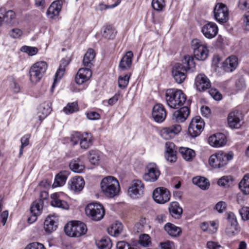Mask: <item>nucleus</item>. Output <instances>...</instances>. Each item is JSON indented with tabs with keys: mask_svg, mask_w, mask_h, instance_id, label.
I'll list each match as a JSON object with an SVG mask.
<instances>
[{
	"mask_svg": "<svg viewBox=\"0 0 249 249\" xmlns=\"http://www.w3.org/2000/svg\"><path fill=\"white\" fill-rule=\"evenodd\" d=\"M101 153L99 151L91 150L89 151V160L93 165H98L101 158Z\"/></svg>",
	"mask_w": 249,
	"mask_h": 249,
	"instance_id": "nucleus-42",
	"label": "nucleus"
},
{
	"mask_svg": "<svg viewBox=\"0 0 249 249\" xmlns=\"http://www.w3.org/2000/svg\"><path fill=\"white\" fill-rule=\"evenodd\" d=\"M165 99L169 107L178 108L185 103L186 97L181 90L169 89L166 91Z\"/></svg>",
	"mask_w": 249,
	"mask_h": 249,
	"instance_id": "nucleus-3",
	"label": "nucleus"
},
{
	"mask_svg": "<svg viewBox=\"0 0 249 249\" xmlns=\"http://www.w3.org/2000/svg\"><path fill=\"white\" fill-rule=\"evenodd\" d=\"M123 230V225L121 222H116L113 223L108 229V233L111 236H117Z\"/></svg>",
	"mask_w": 249,
	"mask_h": 249,
	"instance_id": "nucleus-37",
	"label": "nucleus"
},
{
	"mask_svg": "<svg viewBox=\"0 0 249 249\" xmlns=\"http://www.w3.org/2000/svg\"><path fill=\"white\" fill-rule=\"evenodd\" d=\"M95 56V53L92 49H89L85 54L83 60V66L89 69L93 66V61Z\"/></svg>",
	"mask_w": 249,
	"mask_h": 249,
	"instance_id": "nucleus-30",
	"label": "nucleus"
},
{
	"mask_svg": "<svg viewBox=\"0 0 249 249\" xmlns=\"http://www.w3.org/2000/svg\"><path fill=\"white\" fill-rule=\"evenodd\" d=\"M171 215L175 218H179L182 213V209L177 202H172L169 207Z\"/></svg>",
	"mask_w": 249,
	"mask_h": 249,
	"instance_id": "nucleus-33",
	"label": "nucleus"
},
{
	"mask_svg": "<svg viewBox=\"0 0 249 249\" xmlns=\"http://www.w3.org/2000/svg\"><path fill=\"white\" fill-rule=\"evenodd\" d=\"M195 67L194 58L190 55H185L182 63L175 65L172 69V75L178 84L182 83L186 77V72Z\"/></svg>",
	"mask_w": 249,
	"mask_h": 249,
	"instance_id": "nucleus-1",
	"label": "nucleus"
},
{
	"mask_svg": "<svg viewBox=\"0 0 249 249\" xmlns=\"http://www.w3.org/2000/svg\"><path fill=\"white\" fill-rule=\"evenodd\" d=\"M152 116L154 120L158 123H160L165 120L166 112L162 104H157L153 107Z\"/></svg>",
	"mask_w": 249,
	"mask_h": 249,
	"instance_id": "nucleus-17",
	"label": "nucleus"
},
{
	"mask_svg": "<svg viewBox=\"0 0 249 249\" xmlns=\"http://www.w3.org/2000/svg\"><path fill=\"white\" fill-rule=\"evenodd\" d=\"M55 219V217L53 215H49L46 218L44 223V229L47 233H51L56 230L57 225Z\"/></svg>",
	"mask_w": 249,
	"mask_h": 249,
	"instance_id": "nucleus-29",
	"label": "nucleus"
},
{
	"mask_svg": "<svg viewBox=\"0 0 249 249\" xmlns=\"http://www.w3.org/2000/svg\"><path fill=\"white\" fill-rule=\"evenodd\" d=\"M239 7L242 10L249 8V0H239Z\"/></svg>",
	"mask_w": 249,
	"mask_h": 249,
	"instance_id": "nucleus-64",
	"label": "nucleus"
},
{
	"mask_svg": "<svg viewBox=\"0 0 249 249\" xmlns=\"http://www.w3.org/2000/svg\"><path fill=\"white\" fill-rule=\"evenodd\" d=\"M227 220L231 225L230 228L226 229V232L228 235H232L235 230L236 226L237 225V221L234 214L230 212L227 213Z\"/></svg>",
	"mask_w": 249,
	"mask_h": 249,
	"instance_id": "nucleus-31",
	"label": "nucleus"
},
{
	"mask_svg": "<svg viewBox=\"0 0 249 249\" xmlns=\"http://www.w3.org/2000/svg\"><path fill=\"white\" fill-rule=\"evenodd\" d=\"M217 25L213 22H208L201 28V32L204 36L208 39L214 38L218 33Z\"/></svg>",
	"mask_w": 249,
	"mask_h": 249,
	"instance_id": "nucleus-15",
	"label": "nucleus"
},
{
	"mask_svg": "<svg viewBox=\"0 0 249 249\" xmlns=\"http://www.w3.org/2000/svg\"><path fill=\"white\" fill-rule=\"evenodd\" d=\"M211 96L215 100H220L222 99V95L220 93L215 89H212L209 91Z\"/></svg>",
	"mask_w": 249,
	"mask_h": 249,
	"instance_id": "nucleus-59",
	"label": "nucleus"
},
{
	"mask_svg": "<svg viewBox=\"0 0 249 249\" xmlns=\"http://www.w3.org/2000/svg\"><path fill=\"white\" fill-rule=\"evenodd\" d=\"M133 57V53L132 51L126 52L120 62L119 68L123 71L130 69L132 65Z\"/></svg>",
	"mask_w": 249,
	"mask_h": 249,
	"instance_id": "nucleus-28",
	"label": "nucleus"
},
{
	"mask_svg": "<svg viewBox=\"0 0 249 249\" xmlns=\"http://www.w3.org/2000/svg\"><path fill=\"white\" fill-rule=\"evenodd\" d=\"M213 14L215 19L220 23H225L229 18L227 6L222 3H217L214 6Z\"/></svg>",
	"mask_w": 249,
	"mask_h": 249,
	"instance_id": "nucleus-10",
	"label": "nucleus"
},
{
	"mask_svg": "<svg viewBox=\"0 0 249 249\" xmlns=\"http://www.w3.org/2000/svg\"><path fill=\"white\" fill-rule=\"evenodd\" d=\"M62 2L57 0L52 3L47 11V17L51 19H56L58 18L61 10Z\"/></svg>",
	"mask_w": 249,
	"mask_h": 249,
	"instance_id": "nucleus-21",
	"label": "nucleus"
},
{
	"mask_svg": "<svg viewBox=\"0 0 249 249\" xmlns=\"http://www.w3.org/2000/svg\"><path fill=\"white\" fill-rule=\"evenodd\" d=\"M204 126L203 119L200 116H196L192 119L190 123L188 128V134L192 138L196 137L202 132Z\"/></svg>",
	"mask_w": 249,
	"mask_h": 249,
	"instance_id": "nucleus-9",
	"label": "nucleus"
},
{
	"mask_svg": "<svg viewBox=\"0 0 249 249\" xmlns=\"http://www.w3.org/2000/svg\"><path fill=\"white\" fill-rule=\"evenodd\" d=\"M139 244L143 247H148L151 244V240L150 236L147 234H142L139 236Z\"/></svg>",
	"mask_w": 249,
	"mask_h": 249,
	"instance_id": "nucleus-47",
	"label": "nucleus"
},
{
	"mask_svg": "<svg viewBox=\"0 0 249 249\" xmlns=\"http://www.w3.org/2000/svg\"><path fill=\"white\" fill-rule=\"evenodd\" d=\"M86 215L92 220L98 221L101 220L105 215L103 206L98 203H91L85 208Z\"/></svg>",
	"mask_w": 249,
	"mask_h": 249,
	"instance_id": "nucleus-7",
	"label": "nucleus"
},
{
	"mask_svg": "<svg viewBox=\"0 0 249 249\" xmlns=\"http://www.w3.org/2000/svg\"><path fill=\"white\" fill-rule=\"evenodd\" d=\"M181 130V126L179 124L173 125L169 127L163 128L160 131L161 136L164 139H171L179 133Z\"/></svg>",
	"mask_w": 249,
	"mask_h": 249,
	"instance_id": "nucleus-20",
	"label": "nucleus"
},
{
	"mask_svg": "<svg viewBox=\"0 0 249 249\" xmlns=\"http://www.w3.org/2000/svg\"><path fill=\"white\" fill-rule=\"evenodd\" d=\"M78 105L75 102L68 104L63 108V111L67 114L72 113L78 111Z\"/></svg>",
	"mask_w": 249,
	"mask_h": 249,
	"instance_id": "nucleus-48",
	"label": "nucleus"
},
{
	"mask_svg": "<svg viewBox=\"0 0 249 249\" xmlns=\"http://www.w3.org/2000/svg\"><path fill=\"white\" fill-rule=\"evenodd\" d=\"M193 182L194 184L198 186L203 190L208 188L210 184L208 179L204 177H196L193 178Z\"/></svg>",
	"mask_w": 249,
	"mask_h": 249,
	"instance_id": "nucleus-40",
	"label": "nucleus"
},
{
	"mask_svg": "<svg viewBox=\"0 0 249 249\" xmlns=\"http://www.w3.org/2000/svg\"><path fill=\"white\" fill-rule=\"evenodd\" d=\"M239 213L243 219H249V207H243L239 210Z\"/></svg>",
	"mask_w": 249,
	"mask_h": 249,
	"instance_id": "nucleus-58",
	"label": "nucleus"
},
{
	"mask_svg": "<svg viewBox=\"0 0 249 249\" xmlns=\"http://www.w3.org/2000/svg\"><path fill=\"white\" fill-rule=\"evenodd\" d=\"M144 184L140 180H135L132 181L128 190L129 196L133 199L141 197L144 191Z\"/></svg>",
	"mask_w": 249,
	"mask_h": 249,
	"instance_id": "nucleus-12",
	"label": "nucleus"
},
{
	"mask_svg": "<svg viewBox=\"0 0 249 249\" xmlns=\"http://www.w3.org/2000/svg\"><path fill=\"white\" fill-rule=\"evenodd\" d=\"M239 188L243 194L249 195V174L245 175L239 183Z\"/></svg>",
	"mask_w": 249,
	"mask_h": 249,
	"instance_id": "nucleus-39",
	"label": "nucleus"
},
{
	"mask_svg": "<svg viewBox=\"0 0 249 249\" xmlns=\"http://www.w3.org/2000/svg\"><path fill=\"white\" fill-rule=\"evenodd\" d=\"M30 138V135L29 134H26L23 136L20 140L21 142V146L20 147L19 156L20 157L23 152V148L25 146H27L29 144V140Z\"/></svg>",
	"mask_w": 249,
	"mask_h": 249,
	"instance_id": "nucleus-50",
	"label": "nucleus"
},
{
	"mask_svg": "<svg viewBox=\"0 0 249 249\" xmlns=\"http://www.w3.org/2000/svg\"><path fill=\"white\" fill-rule=\"evenodd\" d=\"M90 69L88 68H81L78 71L75 76V82L77 84L81 85L87 81L91 76Z\"/></svg>",
	"mask_w": 249,
	"mask_h": 249,
	"instance_id": "nucleus-22",
	"label": "nucleus"
},
{
	"mask_svg": "<svg viewBox=\"0 0 249 249\" xmlns=\"http://www.w3.org/2000/svg\"><path fill=\"white\" fill-rule=\"evenodd\" d=\"M47 67V64L45 61H39L35 63L30 70L31 81L34 83L38 82L44 75Z\"/></svg>",
	"mask_w": 249,
	"mask_h": 249,
	"instance_id": "nucleus-8",
	"label": "nucleus"
},
{
	"mask_svg": "<svg viewBox=\"0 0 249 249\" xmlns=\"http://www.w3.org/2000/svg\"><path fill=\"white\" fill-rule=\"evenodd\" d=\"M241 113L238 110L231 112L227 118L228 124L231 128H238L241 126Z\"/></svg>",
	"mask_w": 249,
	"mask_h": 249,
	"instance_id": "nucleus-18",
	"label": "nucleus"
},
{
	"mask_svg": "<svg viewBox=\"0 0 249 249\" xmlns=\"http://www.w3.org/2000/svg\"><path fill=\"white\" fill-rule=\"evenodd\" d=\"M160 175L158 166L155 163H149L146 167V172L143 175V179L147 182L156 181Z\"/></svg>",
	"mask_w": 249,
	"mask_h": 249,
	"instance_id": "nucleus-11",
	"label": "nucleus"
},
{
	"mask_svg": "<svg viewBox=\"0 0 249 249\" xmlns=\"http://www.w3.org/2000/svg\"><path fill=\"white\" fill-rule=\"evenodd\" d=\"M164 229L167 233L173 237H177L180 235L182 231L179 227L171 223H166Z\"/></svg>",
	"mask_w": 249,
	"mask_h": 249,
	"instance_id": "nucleus-34",
	"label": "nucleus"
},
{
	"mask_svg": "<svg viewBox=\"0 0 249 249\" xmlns=\"http://www.w3.org/2000/svg\"><path fill=\"white\" fill-rule=\"evenodd\" d=\"M66 234L71 237H80L85 234L87 231L86 225L81 222H71L65 226Z\"/></svg>",
	"mask_w": 249,
	"mask_h": 249,
	"instance_id": "nucleus-5",
	"label": "nucleus"
},
{
	"mask_svg": "<svg viewBox=\"0 0 249 249\" xmlns=\"http://www.w3.org/2000/svg\"><path fill=\"white\" fill-rule=\"evenodd\" d=\"M20 51L27 53L29 55L32 56L35 55L37 53L38 49L34 47L24 46L20 48Z\"/></svg>",
	"mask_w": 249,
	"mask_h": 249,
	"instance_id": "nucleus-53",
	"label": "nucleus"
},
{
	"mask_svg": "<svg viewBox=\"0 0 249 249\" xmlns=\"http://www.w3.org/2000/svg\"><path fill=\"white\" fill-rule=\"evenodd\" d=\"M195 85L197 89L200 91H205L211 86L210 80L203 73H200L196 76Z\"/></svg>",
	"mask_w": 249,
	"mask_h": 249,
	"instance_id": "nucleus-16",
	"label": "nucleus"
},
{
	"mask_svg": "<svg viewBox=\"0 0 249 249\" xmlns=\"http://www.w3.org/2000/svg\"><path fill=\"white\" fill-rule=\"evenodd\" d=\"M97 246L99 249H110L112 243L108 237H104L97 243Z\"/></svg>",
	"mask_w": 249,
	"mask_h": 249,
	"instance_id": "nucleus-46",
	"label": "nucleus"
},
{
	"mask_svg": "<svg viewBox=\"0 0 249 249\" xmlns=\"http://www.w3.org/2000/svg\"><path fill=\"white\" fill-rule=\"evenodd\" d=\"M60 193H53L51 195V198L52 200L51 204L52 206L61 208L64 210H68L69 208L68 203L63 200L60 198Z\"/></svg>",
	"mask_w": 249,
	"mask_h": 249,
	"instance_id": "nucleus-25",
	"label": "nucleus"
},
{
	"mask_svg": "<svg viewBox=\"0 0 249 249\" xmlns=\"http://www.w3.org/2000/svg\"><path fill=\"white\" fill-rule=\"evenodd\" d=\"M70 167L75 173H81L85 169V166L80 162V160H72L70 163Z\"/></svg>",
	"mask_w": 249,
	"mask_h": 249,
	"instance_id": "nucleus-41",
	"label": "nucleus"
},
{
	"mask_svg": "<svg viewBox=\"0 0 249 249\" xmlns=\"http://www.w3.org/2000/svg\"><path fill=\"white\" fill-rule=\"evenodd\" d=\"M115 30L111 25H107L104 27L102 36L105 38L108 39H113L116 35Z\"/></svg>",
	"mask_w": 249,
	"mask_h": 249,
	"instance_id": "nucleus-44",
	"label": "nucleus"
},
{
	"mask_svg": "<svg viewBox=\"0 0 249 249\" xmlns=\"http://www.w3.org/2000/svg\"><path fill=\"white\" fill-rule=\"evenodd\" d=\"M85 186V181L82 177L77 176L71 178L68 181V188L74 193L81 192Z\"/></svg>",
	"mask_w": 249,
	"mask_h": 249,
	"instance_id": "nucleus-14",
	"label": "nucleus"
},
{
	"mask_svg": "<svg viewBox=\"0 0 249 249\" xmlns=\"http://www.w3.org/2000/svg\"><path fill=\"white\" fill-rule=\"evenodd\" d=\"M25 249H45L44 245L38 242H33L28 245Z\"/></svg>",
	"mask_w": 249,
	"mask_h": 249,
	"instance_id": "nucleus-55",
	"label": "nucleus"
},
{
	"mask_svg": "<svg viewBox=\"0 0 249 249\" xmlns=\"http://www.w3.org/2000/svg\"><path fill=\"white\" fill-rule=\"evenodd\" d=\"M22 31L18 28H13L9 32L10 36L14 38H18L22 36Z\"/></svg>",
	"mask_w": 249,
	"mask_h": 249,
	"instance_id": "nucleus-54",
	"label": "nucleus"
},
{
	"mask_svg": "<svg viewBox=\"0 0 249 249\" xmlns=\"http://www.w3.org/2000/svg\"><path fill=\"white\" fill-rule=\"evenodd\" d=\"M169 191L164 187H159L153 191V197L155 202L159 204H164L170 198Z\"/></svg>",
	"mask_w": 249,
	"mask_h": 249,
	"instance_id": "nucleus-13",
	"label": "nucleus"
},
{
	"mask_svg": "<svg viewBox=\"0 0 249 249\" xmlns=\"http://www.w3.org/2000/svg\"><path fill=\"white\" fill-rule=\"evenodd\" d=\"M165 5L164 0H152V6L156 11H161Z\"/></svg>",
	"mask_w": 249,
	"mask_h": 249,
	"instance_id": "nucleus-51",
	"label": "nucleus"
},
{
	"mask_svg": "<svg viewBox=\"0 0 249 249\" xmlns=\"http://www.w3.org/2000/svg\"><path fill=\"white\" fill-rule=\"evenodd\" d=\"M130 75L126 74L124 76H119L118 78V85L121 89L125 88L128 85Z\"/></svg>",
	"mask_w": 249,
	"mask_h": 249,
	"instance_id": "nucleus-52",
	"label": "nucleus"
},
{
	"mask_svg": "<svg viewBox=\"0 0 249 249\" xmlns=\"http://www.w3.org/2000/svg\"><path fill=\"white\" fill-rule=\"evenodd\" d=\"M86 114L87 118L90 120H96L100 118L99 114L93 111H88L86 112Z\"/></svg>",
	"mask_w": 249,
	"mask_h": 249,
	"instance_id": "nucleus-57",
	"label": "nucleus"
},
{
	"mask_svg": "<svg viewBox=\"0 0 249 249\" xmlns=\"http://www.w3.org/2000/svg\"><path fill=\"white\" fill-rule=\"evenodd\" d=\"M100 187L103 194L108 198H113L117 196L120 191L118 180L112 176H107L103 178L100 182Z\"/></svg>",
	"mask_w": 249,
	"mask_h": 249,
	"instance_id": "nucleus-2",
	"label": "nucleus"
},
{
	"mask_svg": "<svg viewBox=\"0 0 249 249\" xmlns=\"http://www.w3.org/2000/svg\"><path fill=\"white\" fill-rule=\"evenodd\" d=\"M43 206V202L39 199L34 201L30 208L31 213L40 215L41 213Z\"/></svg>",
	"mask_w": 249,
	"mask_h": 249,
	"instance_id": "nucleus-43",
	"label": "nucleus"
},
{
	"mask_svg": "<svg viewBox=\"0 0 249 249\" xmlns=\"http://www.w3.org/2000/svg\"><path fill=\"white\" fill-rule=\"evenodd\" d=\"M10 87L15 93H18L20 90V87L19 84L17 83L15 79H13L10 84Z\"/></svg>",
	"mask_w": 249,
	"mask_h": 249,
	"instance_id": "nucleus-62",
	"label": "nucleus"
},
{
	"mask_svg": "<svg viewBox=\"0 0 249 249\" xmlns=\"http://www.w3.org/2000/svg\"><path fill=\"white\" fill-rule=\"evenodd\" d=\"M179 152L182 158L186 161H191L195 158L196 153L194 150L187 147H180Z\"/></svg>",
	"mask_w": 249,
	"mask_h": 249,
	"instance_id": "nucleus-36",
	"label": "nucleus"
},
{
	"mask_svg": "<svg viewBox=\"0 0 249 249\" xmlns=\"http://www.w3.org/2000/svg\"><path fill=\"white\" fill-rule=\"evenodd\" d=\"M81 135L79 132H75L71 135V139L73 145L77 144L80 141Z\"/></svg>",
	"mask_w": 249,
	"mask_h": 249,
	"instance_id": "nucleus-61",
	"label": "nucleus"
},
{
	"mask_svg": "<svg viewBox=\"0 0 249 249\" xmlns=\"http://www.w3.org/2000/svg\"><path fill=\"white\" fill-rule=\"evenodd\" d=\"M176 153L175 144L171 142H167L165 144V152L166 160L170 162H175L177 159Z\"/></svg>",
	"mask_w": 249,
	"mask_h": 249,
	"instance_id": "nucleus-24",
	"label": "nucleus"
},
{
	"mask_svg": "<svg viewBox=\"0 0 249 249\" xmlns=\"http://www.w3.org/2000/svg\"><path fill=\"white\" fill-rule=\"evenodd\" d=\"M227 204L224 201H219L215 206L214 209L219 213L224 212L226 209Z\"/></svg>",
	"mask_w": 249,
	"mask_h": 249,
	"instance_id": "nucleus-56",
	"label": "nucleus"
},
{
	"mask_svg": "<svg viewBox=\"0 0 249 249\" xmlns=\"http://www.w3.org/2000/svg\"><path fill=\"white\" fill-rule=\"evenodd\" d=\"M189 114V108L187 106H184L173 113L172 119L178 123H183L186 120Z\"/></svg>",
	"mask_w": 249,
	"mask_h": 249,
	"instance_id": "nucleus-23",
	"label": "nucleus"
},
{
	"mask_svg": "<svg viewBox=\"0 0 249 249\" xmlns=\"http://www.w3.org/2000/svg\"><path fill=\"white\" fill-rule=\"evenodd\" d=\"M232 153L227 154L222 151L218 152L211 156L209 162L210 165L214 168H220L225 166L229 160L232 159Z\"/></svg>",
	"mask_w": 249,
	"mask_h": 249,
	"instance_id": "nucleus-4",
	"label": "nucleus"
},
{
	"mask_svg": "<svg viewBox=\"0 0 249 249\" xmlns=\"http://www.w3.org/2000/svg\"><path fill=\"white\" fill-rule=\"evenodd\" d=\"M238 64L237 57L234 55H231L225 60L223 67L226 72H232L237 68Z\"/></svg>",
	"mask_w": 249,
	"mask_h": 249,
	"instance_id": "nucleus-26",
	"label": "nucleus"
},
{
	"mask_svg": "<svg viewBox=\"0 0 249 249\" xmlns=\"http://www.w3.org/2000/svg\"><path fill=\"white\" fill-rule=\"evenodd\" d=\"M233 181V178L232 177L223 176L218 179L217 184L222 187H229L232 185Z\"/></svg>",
	"mask_w": 249,
	"mask_h": 249,
	"instance_id": "nucleus-45",
	"label": "nucleus"
},
{
	"mask_svg": "<svg viewBox=\"0 0 249 249\" xmlns=\"http://www.w3.org/2000/svg\"><path fill=\"white\" fill-rule=\"evenodd\" d=\"M116 247L117 249H137L131 247L127 242L124 241H120L117 243Z\"/></svg>",
	"mask_w": 249,
	"mask_h": 249,
	"instance_id": "nucleus-60",
	"label": "nucleus"
},
{
	"mask_svg": "<svg viewBox=\"0 0 249 249\" xmlns=\"http://www.w3.org/2000/svg\"><path fill=\"white\" fill-rule=\"evenodd\" d=\"M65 69L64 68H62L61 66H60L59 68L58 69L57 71L56 72L54 76V82L53 84L52 85V88H51V91L52 92L53 91V89L55 87V84L57 82L58 80H59L63 76L64 72H65Z\"/></svg>",
	"mask_w": 249,
	"mask_h": 249,
	"instance_id": "nucleus-49",
	"label": "nucleus"
},
{
	"mask_svg": "<svg viewBox=\"0 0 249 249\" xmlns=\"http://www.w3.org/2000/svg\"><path fill=\"white\" fill-rule=\"evenodd\" d=\"M92 144V137L90 133L81 134L80 145L81 148L88 149Z\"/></svg>",
	"mask_w": 249,
	"mask_h": 249,
	"instance_id": "nucleus-35",
	"label": "nucleus"
},
{
	"mask_svg": "<svg viewBox=\"0 0 249 249\" xmlns=\"http://www.w3.org/2000/svg\"><path fill=\"white\" fill-rule=\"evenodd\" d=\"M209 144L214 147L223 146L227 143L226 136L222 133H218L211 136L208 139Z\"/></svg>",
	"mask_w": 249,
	"mask_h": 249,
	"instance_id": "nucleus-19",
	"label": "nucleus"
},
{
	"mask_svg": "<svg viewBox=\"0 0 249 249\" xmlns=\"http://www.w3.org/2000/svg\"><path fill=\"white\" fill-rule=\"evenodd\" d=\"M69 175L68 171H64L59 172L55 177L54 181L53 184V188L62 186L65 184Z\"/></svg>",
	"mask_w": 249,
	"mask_h": 249,
	"instance_id": "nucleus-32",
	"label": "nucleus"
},
{
	"mask_svg": "<svg viewBox=\"0 0 249 249\" xmlns=\"http://www.w3.org/2000/svg\"><path fill=\"white\" fill-rule=\"evenodd\" d=\"M191 46L196 59L205 60L209 54V50L207 44L198 39L195 38L191 42Z\"/></svg>",
	"mask_w": 249,
	"mask_h": 249,
	"instance_id": "nucleus-6",
	"label": "nucleus"
},
{
	"mask_svg": "<svg viewBox=\"0 0 249 249\" xmlns=\"http://www.w3.org/2000/svg\"><path fill=\"white\" fill-rule=\"evenodd\" d=\"M3 23L12 25L14 24L16 19V14L13 10H8L3 14H1Z\"/></svg>",
	"mask_w": 249,
	"mask_h": 249,
	"instance_id": "nucleus-38",
	"label": "nucleus"
},
{
	"mask_svg": "<svg viewBox=\"0 0 249 249\" xmlns=\"http://www.w3.org/2000/svg\"><path fill=\"white\" fill-rule=\"evenodd\" d=\"M51 104L49 102L40 104L37 108V116L39 120L45 119L51 112Z\"/></svg>",
	"mask_w": 249,
	"mask_h": 249,
	"instance_id": "nucleus-27",
	"label": "nucleus"
},
{
	"mask_svg": "<svg viewBox=\"0 0 249 249\" xmlns=\"http://www.w3.org/2000/svg\"><path fill=\"white\" fill-rule=\"evenodd\" d=\"M160 246L161 249H174V247L173 242L169 241L160 243Z\"/></svg>",
	"mask_w": 249,
	"mask_h": 249,
	"instance_id": "nucleus-63",
	"label": "nucleus"
}]
</instances>
